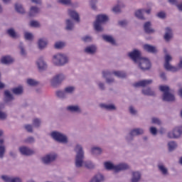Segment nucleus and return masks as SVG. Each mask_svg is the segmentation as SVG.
Wrapping results in <instances>:
<instances>
[{"label":"nucleus","mask_w":182,"mask_h":182,"mask_svg":"<svg viewBox=\"0 0 182 182\" xmlns=\"http://www.w3.org/2000/svg\"><path fill=\"white\" fill-rule=\"evenodd\" d=\"M74 151L75 152V166L76 168H80L83 167V164L86 168L92 169L95 168V164L91 161L85 160V151L83 150V146L80 144H77L74 148Z\"/></svg>","instance_id":"1"},{"label":"nucleus","mask_w":182,"mask_h":182,"mask_svg":"<svg viewBox=\"0 0 182 182\" xmlns=\"http://www.w3.org/2000/svg\"><path fill=\"white\" fill-rule=\"evenodd\" d=\"M159 90L163 92V102H168V103L176 102V96L170 92V87L168 85H161L159 86Z\"/></svg>","instance_id":"2"},{"label":"nucleus","mask_w":182,"mask_h":182,"mask_svg":"<svg viewBox=\"0 0 182 182\" xmlns=\"http://www.w3.org/2000/svg\"><path fill=\"white\" fill-rule=\"evenodd\" d=\"M106 170H114L115 173H119V171H124V170H129V166L127 164H119L118 165H114L110 161H106L104 164Z\"/></svg>","instance_id":"3"},{"label":"nucleus","mask_w":182,"mask_h":182,"mask_svg":"<svg viewBox=\"0 0 182 182\" xmlns=\"http://www.w3.org/2000/svg\"><path fill=\"white\" fill-rule=\"evenodd\" d=\"M109 21V17L105 14H100L97 16L95 22L94 23V28L97 32H103V27L102 23H105Z\"/></svg>","instance_id":"4"},{"label":"nucleus","mask_w":182,"mask_h":182,"mask_svg":"<svg viewBox=\"0 0 182 182\" xmlns=\"http://www.w3.org/2000/svg\"><path fill=\"white\" fill-rule=\"evenodd\" d=\"M50 136L53 140L58 143H62L63 144H68V143H69L68 136L60 132L53 131L50 133Z\"/></svg>","instance_id":"5"},{"label":"nucleus","mask_w":182,"mask_h":182,"mask_svg":"<svg viewBox=\"0 0 182 182\" xmlns=\"http://www.w3.org/2000/svg\"><path fill=\"white\" fill-rule=\"evenodd\" d=\"M68 62V57L65 55L55 54L53 56V63L55 66H64Z\"/></svg>","instance_id":"6"},{"label":"nucleus","mask_w":182,"mask_h":182,"mask_svg":"<svg viewBox=\"0 0 182 182\" xmlns=\"http://www.w3.org/2000/svg\"><path fill=\"white\" fill-rule=\"evenodd\" d=\"M164 59H165V63L164 64V69H166V70H168V72H173V73L178 72V68L176 66H173L171 65V64H170L171 60H173V57H171V55H170L169 54H166Z\"/></svg>","instance_id":"7"},{"label":"nucleus","mask_w":182,"mask_h":182,"mask_svg":"<svg viewBox=\"0 0 182 182\" xmlns=\"http://www.w3.org/2000/svg\"><path fill=\"white\" fill-rule=\"evenodd\" d=\"M135 65H137L138 68L143 70L144 72L146 70H149L151 68V63L150 60L147 58L142 57Z\"/></svg>","instance_id":"8"},{"label":"nucleus","mask_w":182,"mask_h":182,"mask_svg":"<svg viewBox=\"0 0 182 182\" xmlns=\"http://www.w3.org/2000/svg\"><path fill=\"white\" fill-rule=\"evenodd\" d=\"M129 58L135 63V65L143 58L141 56V51L137 49H134L128 53Z\"/></svg>","instance_id":"9"},{"label":"nucleus","mask_w":182,"mask_h":182,"mask_svg":"<svg viewBox=\"0 0 182 182\" xmlns=\"http://www.w3.org/2000/svg\"><path fill=\"white\" fill-rule=\"evenodd\" d=\"M18 151L22 156H26L27 157L36 154V151H35V150L25 146H20L18 148Z\"/></svg>","instance_id":"10"},{"label":"nucleus","mask_w":182,"mask_h":182,"mask_svg":"<svg viewBox=\"0 0 182 182\" xmlns=\"http://www.w3.org/2000/svg\"><path fill=\"white\" fill-rule=\"evenodd\" d=\"M66 79V77L65 75L60 73L58 75H56L52 80H51V86H53V87H56V86H58L63 80Z\"/></svg>","instance_id":"11"},{"label":"nucleus","mask_w":182,"mask_h":182,"mask_svg":"<svg viewBox=\"0 0 182 182\" xmlns=\"http://www.w3.org/2000/svg\"><path fill=\"white\" fill-rule=\"evenodd\" d=\"M182 134V127L175 128L172 132L168 133V139H178Z\"/></svg>","instance_id":"12"},{"label":"nucleus","mask_w":182,"mask_h":182,"mask_svg":"<svg viewBox=\"0 0 182 182\" xmlns=\"http://www.w3.org/2000/svg\"><path fill=\"white\" fill-rule=\"evenodd\" d=\"M56 160V154H48L41 158V161L43 164H50Z\"/></svg>","instance_id":"13"},{"label":"nucleus","mask_w":182,"mask_h":182,"mask_svg":"<svg viewBox=\"0 0 182 182\" xmlns=\"http://www.w3.org/2000/svg\"><path fill=\"white\" fill-rule=\"evenodd\" d=\"M173 38H174L173 29L171 27L165 28V33L164 35L165 42H170Z\"/></svg>","instance_id":"14"},{"label":"nucleus","mask_w":182,"mask_h":182,"mask_svg":"<svg viewBox=\"0 0 182 182\" xmlns=\"http://www.w3.org/2000/svg\"><path fill=\"white\" fill-rule=\"evenodd\" d=\"M143 49L145 52H147L148 53H152V55H156V53H159L157 47L150 44H144Z\"/></svg>","instance_id":"15"},{"label":"nucleus","mask_w":182,"mask_h":182,"mask_svg":"<svg viewBox=\"0 0 182 182\" xmlns=\"http://www.w3.org/2000/svg\"><path fill=\"white\" fill-rule=\"evenodd\" d=\"M66 110L69 113H77V114H80L82 113V108H80V106L77 105H68L66 107Z\"/></svg>","instance_id":"16"},{"label":"nucleus","mask_w":182,"mask_h":182,"mask_svg":"<svg viewBox=\"0 0 182 182\" xmlns=\"http://www.w3.org/2000/svg\"><path fill=\"white\" fill-rule=\"evenodd\" d=\"M36 65L40 72H43V70H46V69H48V64H46V62H45L42 57L37 60Z\"/></svg>","instance_id":"17"},{"label":"nucleus","mask_w":182,"mask_h":182,"mask_svg":"<svg viewBox=\"0 0 182 182\" xmlns=\"http://www.w3.org/2000/svg\"><path fill=\"white\" fill-rule=\"evenodd\" d=\"M84 52L87 55H96L97 53V46L95 44L90 45L84 49Z\"/></svg>","instance_id":"18"},{"label":"nucleus","mask_w":182,"mask_h":182,"mask_svg":"<svg viewBox=\"0 0 182 182\" xmlns=\"http://www.w3.org/2000/svg\"><path fill=\"white\" fill-rule=\"evenodd\" d=\"M1 179L4 182H23L22 179L19 176H1Z\"/></svg>","instance_id":"19"},{"label":"nucleus","mask_w":182,"mask_h":182,"mask_svg":"<svg viewBox=\"0 0 182 182\" xmlns=\"http://www.w3.org/2000/svg\"><path fill=\"white\" fill-rule=\"evenodd\" d=\"M144 31L145 33H147L148 35L156 32V30L151 28V21H146L144 23Z\"/></svg>","instance_id":"20"},{"label":"nucleus","mask_w":182,"mask_h":182,"mask_svg":"<svg viewBox=\"0 0 182 182\" xmlns=\"http://www.w3.org/2000/svg\"><path fill=\"white\" fill-rule=\"evenodd\" d=\"M153 83V80H141L134 85V87H146V86H149V85H151Z\"/></svg>","instance_id":"21"},{"label":"nucleus","mask_w":182,"mask_h":182,"mask_svg":"<svg viewBox=\"0 0 182 182\" xmlns=\"http://www.w3.org/2000/svg\"><path fill=\"white\" fill-rule=\"evenodd\" d=\"M157 167L162 176H168V169L164 166L163 162H159Z\"/></svg>","instance_id":"22"},{"label":"nucleus","mask_w":182,"mask_h":182,"mask_svg":"<svg viewBox=\"0 0 182 182\" xmlns=\"http://www.w3.org/2000/svg\"><path fill=\"white\" fill-rule=\"evenodd\" d=\"M100 107L104 109L105 110H108L109 112H113L114 110H117V107L114 104H100Z\"/></svg>","instance_id":"23"},{"label":"nucleus","mask_w":182,"mask_h":182,"mask_svg":"<svg viewBox=\"0 0 182 182\" xmlns=\"http://www.w3.org/2000/svg\"><path fill=\"white\" fill-rule=\"evenodd\" d=\"M14 95L11 93L10 90H6L4 91V102L5 103H9V102H12L14 100Z\"/></svg>","instance_id":"24"},{"label":"nucleus","mask_w":182,"mask_h":182,"mask_svg":"<svg viewBox=\"0 0 182 182\" xmlns=\"http://www.w3.org/2000/svg\"><path fill=\"white\" fill-rule=\"evenodd\" d=\"M38 46L40 50H43L48 46V40L45 38H39L38 41Z\"/></svg>","instance_id":"25"},{"label":"nucleus","mask_w":182,"mask_h":182,"mask_svg":"<svg viewBox=\"0 0 182 182\" xmlns=\"http://www.w3.org/2000/svg\"><path fill=\"white\" fill-rule=\"evenodd\" d=\"M1 63L3 65H12L14 63V58L10 55H5L1 58Z\"/></svg>","instance_id":"26"},{"label":"nucleus","mask_w":182,"mask_h":182,"mask_svg":"<svg viewBox=\"0 0 182 182\" xmlns=\"http://www.w3.org/2000/svg\"><path fill=\"white\" fill-rule=\"evenodd\" d=\"M68 15L69 16H70V18H72V19H73L76 22H80V17H79V14H77L76 11L68 10Z\"/></svg>","instance_id":"27"},{"label":"nucleus","mask_w":182,"mask_h":182,"mask_svg":"<svg viewBox=\"0 0 182 182\" xmlns=\"http://www.w3.org/2000/svg\"><path fill=\"white\" fill-rule=\"evenodd\" d=\"M39 12H41V9H39L38 6H32L30 8L28 15L31 17L36 16Z\"/></svg>","instance_id":"28"},{"label":"nucleus","mask_w":182,"mask_h":182,"mask_svg":"<svg viewBox=\"0 0 182 182\" xmlns=\"http://www.w3.org/2000/svg\"><path fill=\"white\" fill-rule=\"evenodd\" d=\"M6 33L7 35H9V36H10V38H12L13 39H18V38H20V35L17 33L16 31H15V29L14 28H9L6 31Z\"/></svg>","instance_id":"29"},{"label":"nucleus","mask_w":182,"mask_h":182,"mask_svg":"<svg viewBox=\"0 0 182 182\" xmlns=\"http://www.w3.org/2000/svg\"><path fill=\"white\" fill-rule=\"evenodd\" d=\"M11 92L14 95H16V96H21V95H23V87L20 85L14 87L11 90Z\"/></svg>","instance_id":"30"},{"label":"nucleus","mask_w":182,"mask_h":182,"mask_svg":"<svg viewBox=\"0 0 182 182\" xmlns=\"http://www.w3.org/2000/svg\"><path fill=\"white\" fill-rule=\"evenodd\" d=\"M75 28V23L71 19L65 20V31H73Z\"/></svg>","instance_id":"31"},{"label":"nucleus","mask_w":182,"mask_h":182,"mask_svg":"<svg viewBox=\"0 0 182 182\" xmlns=\"http://www.w3.org/2000/svg\"><path fill=\"white\" fill-rule=\"evenodd\" d=\"M102 38L103 41L107 42L108 43H111V45H116V41L112 36L102 35Z\"/></svg>","instance_id":"32"},{"label":"nucleus","mask_w":182,"mask_h":182,"mask_svg":"<svg viewBox=\"0 0 182 182\" xmlns=\"http://www.w3.org/2000/svg\"><path fill=\"white\" fill-rule=\"evenodd\" d=\"M131 134L134 135V137H136V136H141V134H144V129L141 128H135L132 129Z\"/></svg>","instance_id":"33"},{"label":"nucleus","mask_w":182,"mask_h":182,"mask_svg":"<svg viewBox=\"0 0 182 182\" xmlns=\"http://www.w3.org/2000/svg\"><path fill=\"white\" fill-rule=\"evenodd\" d=\"M143 12H144V9H138L135 11L134 16L141 21H146V17L143 15Z\"/></svg>","instance_id":"34"},{"label":"nucleus","mask_w":182,"mask_h":182,"mask_svg":"<svg viewBox=\"0 0 182 182\" xmlns=\"http://www.w3.org/2000/svg\"><path fill=\"white\" fill-rule=\"evenodd\" d=\"M142 93L145 96H156V92L151 90L149 87L142 90Z\"/></svg>","instance_id":"35"},{"label":"nucleus","mask_w":182,"mask_h":182,"mask_svg":"<svg viewBox=\"0 0 182 182\" xmlns=\"http://www.w3.org/2000/svg\"><path fill=\"white\" fill-rule=\"evenodd\" d=\"M140 178H141V173L139 171H134L132 172V178L131 181L132 182H139L140 181Z\"/></svg>","instance_id":"36"},{"label":"nucleus","mask_w":182,"mask_h":182,"mask_svg":"<svg viewBox=\"0 0 182 182\" xmlns=\"http://www.w3.org/2000/svg\"><path fill=\"white\" fill-rule=\"evenodd\" d=\"M103 150L102 148L98 146H94L91 149V154L93 156H100L102 154Z\"/></svg>","instance_id":"37"},{"label":"nucleus","mask_w":182,"mask_h":182,"mask_svg":"<svg viewBox=\"0 0 182 182\" xmlns=\"http://www.w3.org/2000/svg\"><path fill=\"white\" fill-rule=\"evenodd\" d=\"M18 48L20 49L21 55L23 56V58H26V55H28V53H26V50L25 49V46H23V43L20 42Z\"/></svg>","instance_id":"38"},{"label":"nucleus","mask_w":182,"mask_h":182,"mask_svg":"<svg viewBox=\"0 0 182 182\" xmlns=\"http://www.w3.org/2000/svg\"><path fill=\"white\" fill-rule=\"evenodd\" d=\"M113 75L119 79H124L127 76L124 71H113Z\"/></svg>","instance_id":"39"},{"label":"nucleus","mask_w":182,"mask_h":182,"mask_svg":"<svg viewBox=\"0 0 182 182\" xmlns=\"http://www.w3.org/2000/svg\"><path fill=\"white\" fill-rule=\"evenodd\" d=\"M168 151H174L177 149V143L174 141L168 142Z\"/></svg>","instance_id":"40"},{"label":"nucleus","mask_w":182,"mask_h":182,"mask_svg":"<svg viewBox=\"0 0 182 182\" xmlns=\"http://www.w3.org/2000/svg\"><path fill=\"white\" fill-rule=\"evenodd\" d=\"M15 9L18 14H25V9H23V6L21 4H15Z\"/></svg>","instance_id":"41"},{"label":"nucleus","mask_w":182,"mask_h":182,"mask_svg":"<svg viewBox=\"0 0 182 182\" xmlns=\"http://www.w3.org/2000/svg\"><path fill=\"white\" fill-rule=\"evenodd\" d=\"M168 2H169L171 5L176 6V8H178V11L182 12V3L178 4V1L177 0H168Z\"/></svg>","instance_id":"42"},{"label":"nucleus","mask_w":182,"mask_h":182,"mask_svg":"<svg viewBox=\"0 0 182 182\" xmlns=\"http://www.w3.org/2000/svg\"><path fill=\"white\" fill-rule=\"evenodd\" d=\"M55 95L57 96V97H58V99H66V92L65 91H56L55 92Z\"/></svg>","instance_id":"43"},{"label":"nucleus","mask_w":182,"mask_h":182,"mask_svg":"<svg viewBox=\"0 0 182 182\" xmlns=\"http://www.w3.org/2000/svg\"><path fill=\"white\" fill-rule=\"evenodd\" d=\"M58 3L65 6H70L72 5V0H58Z\"/></svg>","instance_id":"44"},{"label":"nucleus","mask_w":182,"mask_h":182,"mask_svg":"<svg viewBox=\"0 0 182 182\" xmlns=\"http://www.w3.org/2000/svg\"><path fill=\"white\" fill-rule=\"evenodd\" d=\"M6 151V147L5 145H0V159H4Z\"/></svg>","instance_id":"45"},{"label":"nucleus","mask_w":182,"mask_h":182,"mask_svg":"<svg viewBox=\"0 0 182 182\" xmlns=\"http://www.w3.org/2000/svg\"><path fill=\"white\" fill-rule=\"evenodd\" d=\"M30 26L31 28H41V23L38 21L32 20L30 21Z\"/></svg>","instance_id":"46"},{"label":"nucleus","mask_w":182,"mask_h":182,"mask_svg":"<svg viewBox=\"0 0 182 182\" xmlns=\"http://www.w3.org/2000/svg\"><path fill=\"white\" fill-rule=\"evenodd\" d=\"M24 39H26V41H33V34H32V33L26 32L24 33Z\"/></svg>","instance_id":"47"},{"label":"nucleus","mask_w":182,"mask_h":182,"mask_svg":"<svg viewBox=\"0 0 182 182\" xmlns=\"http://www.w3.org/2000/svg\"><path fill=\"white\" fill-rule=\"evenodd\" d=\"M27 84L29 86H37V85H38L39 82L32 78H29L27 80Z\"/></svg>","instance_id":"48"},{"label":"nucleus","mask_w":182,"mask_h":182,"mask_svg":"<svg viewBox=\"0 0 182 182\" xmlns=\"http://www.w3.org/2000/svg\"><path fill=\"white\" fill-rule=\"evenodd\" d=\"M125 140L127 141V143H132V141L134 140V136L133 134H132L131 132H129V133L125 136Z\"/></svg>","instance_id":"49"},{"label":"nucleus","mask_w":182,"mask_h":182,"mask_svg":"<svg viewBox=\"0 0 182 182\" xmlns=\"http://www.w3.org/2000/svg\"><path fill=\"white\" fill-rule=\"evenodd\" d=\"M81 41H82V42H85V43H88L89 42H92V41H93V38L90 36H85L81 38Z\"/></svg>","instance_id":"50"},{"label":"nucleus","mask_w":182,"mask_h":182,"mask_svg":"<svg viewBox=\"0 0 182 182\" xmlns=\"http://www.w3.org/2000/svg\"><path fill=\"white\" fill-rule=\"evenodd\" d=\"M112 75H113V72L112 71H109V70L102 71V77H104V79L109 77V76H111Z\"/></svg>","instance_id":"51"},{"label":"nucleus","mask_w":182,"mask_h":182,"mask_svg":"<svg viewBox=\"0 0 182 182\" xmlns=\"http://www.w3.org/2000/svg\"><path fill=\"white\" fill-rule=\"evenodd\" d=\"M90 4L93 11H96V9H97V6H96V4H97V0H90Z\"/></svg>","instance_id":"52"},{"label":"nucleus","mask_w":182,"mask_h":182,"mask_svg":"<svg viewBox=\"0 0 182 182\" xmlns=\"http://www.w3.org/2000/svg\"><path fill=\"white\" fill-rule=\"evenodd\" d=\"M41 119L36 118L33 120V126L34 127H41Z\"/></svg>","instance_id":"53"},{"label":"nucleus","mask_w":182,"mask_h":182,"mask_svg":"<svg viewBox=\"0 0 182 182\" xmlns=\"http://www.w3.org/2000/svg\"><path fill=\"white\" fill-rule=\"evenodd\" d=\"M24 141L28 144H32L35 141V138L33 136H28L24 139Z\"/></svg>","instance_id":"54"},{"label":"nucleus","mask_w":182,"mask_h":182,"mask_svg":"<svg viewBox=\"0 0 182 182\" xmlns=\"http://www.w3.org/2000/svg\"><path fill=\"white\" fill-rule=\"evenodd\" d=\"M129 112L132 116H136V114H137V110L134 109V107L133 106L129 107Z\"/></svg>","instance_id":"55"},{"label":"nucleus","mask_w":182,"mask_h":182,"mask_svg":"<svg viewBox=\"0 0 182 182\" xmlns=\"http://www.w3.org/2000/svg\"><path fill=\"white\" fill-rule=\"evenodd\" d=\"M63 46H65V43L63 42H57L54 45L55 49H62Z\"/></svg>","instance_id":"56"},{"label":"nucleus","mask_w":182,"mask_h":182,"mask_svg":"<svg viewBox=\"0 0 182 182\" xmlns=\"http://www.w3.org/2000/svg\"><path fill=\"white\" fill-rule=\"evenodd\" d=\"M8 114L6 112L0 111V120H6Z\"/></svg>","instance_id":"57"},{"label":"nucleus","mask_w":182,"mask_h":182,"mask_svg":"<svg viewBox=\"0 0 182 182\" xmlns=\"http://www.w3.org/2000/svg\"><path fill=\"white\" fill-rule=\"evenodd\" d=\"M24 128L28 133H33V128L31 124H26Z\"/></svg>","instance_id":"58"},{"label":"nucleus","mask_w":182,"mask_h":182,"mask_svg":"<svg viewBox=\"0 0 182 182\" xmlns=\"http://www.w3.org/2000/svg\"><path fill=\"white\" fill-rule=\"evenodd\" d=\"M112 11L114 14H119L120 12V5L117 4L112 8Z\"/></svg>","instance_id":"59"},{"label":"nucleus","mask_w":182,"mask_h":182,"mask_svg":"<svg viewBox=\"0 0 182 182\" xmlns=\"http://www.w3.org/2000/svg\"><path fill=\"white\" fill-rule=\"evenodd\" d=\"M105 82L107 83V85H112V83H114L116 80L114 77H107L105 78Z\"/></svg>","instance_id":"60"},{"label":"nucleus","mask_w":182,"mask_h":182,"mask_svg":"<svg viewBox=\"0 0 182 182\" xmlns=\"http://www.w3.org/2000/svg\"><path fill=\"white\" fill-rule=\"evenodd\" d=\"M65 92L66 93H72L73 92H75V87H67L65 88Z\"/></svg>","instance_id":"61"},{"label":"nucleus","mask_w":182,"mask_h":182,"mask_svg":"<svg viewBox=\"0 0 182 182\" xmlns=\"http://www.w3.org/2000/svg\"><path fill=\"white\" fill-rule=\"evenodd\" d=\"M149 132L151 134H152L153 136H156L157 135V128L154 127H151L149 129Z\"/></svg>","instance_id":"62"},{"label":"nucleus","mask_w":182,"mask_h":182,"mask_svg":"<svg viewBox=\"0 0 182 182\" xmlns=\"http://www.w3.org/2000/svg\"><path fill=\"white\" fill-rule=\"evenodd\" d=\"M97 86H98L100 90H106V86L105 85L104 82H99L97 83Z\"/></svg>","instance_id":"63"},{"label":"nucleus","mask_w":182,"mask_h":182,"mask_svg":"<svg viewBox=\"0 0 182 182\" xmlns=\"http://www.w3.org/2000/svg\"><path fill=\"white\" fill-rule=\"evenodd\" d=\"M156 16L160 19H164V18H166V13H164V11H160L156 14Z\"/></svg>","instance_id":"64"}]
</instances>
